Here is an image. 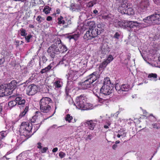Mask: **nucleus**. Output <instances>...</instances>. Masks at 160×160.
Segmentation results:
<instances>
[{
  "mask_svg": "<svg viewBox=\"0 0 160 160\" xmlns=\"http://www.w3.org/2000/svg\"><path fill=\"white\" fill-rule=\"evenodd\" d=\"M73 119V117L69 114H67L65 118V120L68 122H71Z\"/></svg>",
  "mask_w": 160,
  "mask_h": 160,
  "instance_id": "nucleus-29",
  "label": "nucleus"
},
{
  "mask_svg": "<svg viewBox=\"0 0 160 160\" xmlns=\"http://www.w3.org/2000/svg\"><path fill=\"white\" fill-rule=\"evenodd\" d=\"M66 155V154L63 152H61L59 153V156L62 158L64 157Z\"/></svg>",
  "mask_w": 160,
  "mask_h": 160,
  "instance_id": "nucleus-45",
  "label": "nucleus"
},
{
  "mask_svg": "<svg viewBox=\"0 0 160 160\" xmlns=\"http://www.w3.org/2000/svg\"><path fill=\"white\" fill-rule=\"evenodd\" d=\"M94 107V106L91 104L89 103H87L86 102V103L84 105V107L82 108V110H87L92 109H93Z\"/></svg>",
  "mask_w": 160,
  "mask_h": 160,
  "instance_id": "nucleus-24",
  "label": "nucleus"
},
{
  "mask_svg": "<svg viewBox=\"0 0 160 160\" xmlns=\"http://www.w3.org/2000/svg\"><path fill=\"white\" fill-rule=\"evenodd\" d=\"M48 149V148L47 147H44L41 149V152L42 153H44L46 152Z\"/></svg>",
  "mask_w": 160,
  "mask_h": 160,
  "instance_id": "nucleus-48",
  "label": "nucleus"
},
{
  "mask_svg": "<svg viewBox=\"0 0 160 160\" xmlns=\"http://www.w3.org/2000/svg\"><path fill=\"white\" fill-rule=\"evenodd\" d=\"M62 85V82L60 80H58L55 81L54 83V85L56 88H60Z\"/></svg>",
  "mask_w": 160,
  "mask_h": 160,
  "instance_id": "nucleus-27",
  "label": "nucleus"
},
{
  "mask_svg": "<svg viewBox=\"0 0 160 160\" xmlns=\"http://www.w3.org/2000/svg\"><path fill=\"white\" fill-rule=\"evenodd\" d=\"M115 89L119 94H122L123 92H127L130 89V86L127 84H122L120 85L117 84L115 85Z\"/></svg>",
  "mask_w": 160,
  "mask_h": 160,
  "instance_id": "nucleus-13",
  "label": "nucleus"
},
{
  "mask_svg": "<svg viewBox=\"0 0 160 160\" xmlns=\"http://www.w3.org/2000/svg\"><path fill=\"white\" fill-rule=\"evenodd\" d=\"M143 112L145 116H147L148 115L147 114V112L146 110H144L143 111Z\"/></svg>",
  "mask_w": 160,
  "mask_h": 160,
  "instance_id": "nucleus-61",
  "label": "nucleus"
},
{
  "mask_svg": "<svg viewBox=\"0 0 160 160\" xmlns=\"http://www.w3.org/2000/svg\"><path fill=\"white\" fill-rule=\"evenodd\" d=\"M58 150V148H55L52 150V152H56Z\"/></svg>",
  "mask_w": 160,
  "mask_h": 160,
  "instance_id": "nucleus-54",
  "label": "nucleus"
},
{
  "mask_svg": "<svg viewBox=\"0 0 160 160\" xmlns=\"http://www.w3.org/2000/svg\"><path fill=\"white\" fill-rule=\"evenodd\" d=\"M122 132V134H124L125 136H123L124 137H125L126 136V133L124 131H121Z\"/></svg>",
  "mask_w": 160,
  "mask_h": 160,
  "instance_id": "nucleus-62",
  "label": "nucleus"
},
{
  "mask_svg": "<svg viewBox=\"0 0 160 160\" xmlns=\"http://www.w3.org/2000/svg\"><path fill=\"white\" fill-rule=\"evenodd\" d=\"M52 102V100L48 97L43 98L41 99L39 102L41 112L49 114L52 110V108L50 105Z\"/></svg>",
  "mask_w": 160,
  "mask_h": 160,
  "instance_id": "nucleus-5",
  "label": "nucleus"
},
{
  "mask_svg": "<svg viewBox=\"0 0 160 160\" xmlns=\"http://www.w3.org/2000/svg\"><path fill=\"white\" fill-rule=\"evenodd\" d=\"M123 14H127L128 15H132L134 13V10L132 8H128Z\"/></svg>",
  "mask_w": 160,
  "mask_h": 160,
  "instance_id": "nucleus-23",
  "label": "nucleus"
},
{
  "mask_svg": "<svg viewBox=\"0 0 160 160\" xmlns=\"http://www.w3.org/2000/svg\"><path fill=\"white\" fill-rule=\"evenodd\" d=\"M36 20L38 21V23H41L44 19L42 18L40 16H38L36 19Z\"/></svg>",
  "mask_w": 160,
  "mask_h": 160,
  "instance_id": "nucleus-42",
  "label": "nucleus"
},
{
  "mask_svg": "<svg viewBox=\"0 0 160 160\" xmlns=\"http://www.w3.org/2000/svg\"><path fill=\"white\" fill-rule=\"evenodd\" d=\"M98 101L99 102L102 104L104 103V102L106 101V100L103 99L101 98H98Z\"/></svg>",
  "mask_w": 160,
  "mask_h": 160,
  "instance_id": "nucleus-46",
  "label": "nucleus"
},
{
  "mask_svg": "<svg viewBox=\"0 0 160 160\" xmlns=\"http://www.w3.org/2000/svg\"><path fill=\"white\" fill-rule=\"evenodd\" d=\"M33 156V154L29 150L23 152L17 157V160H31L29 158Z\"/></svg>",
  "mask_w": 160,
  "mask_h": 160,
  "instance_id": "nucleus-10",
  "label": "nucleus"
},
{
  "mask_svg": "<svg viewBox=\"0 0 160 160\" xmlns=\"http://www.w3.org/2000/svg\"><path fill=\"white\" fill-rule=\"evenodd\" d=\"M108 17V15H105L102 16V18L104 19H107Z\"/></svg>",
  "mask_w": 160,
  "mask_h": 160,
  "instance_id": "nucleus-56",
  "label": "nucleus"
},
{
  "mask_svg": "<svg viewBox=\"0 0 160 160\" xmlns=\"http://www.w3.org/2000/svg\"><path fill=\"white\" fill-rule=\"evenodd\" d=\"M97 74L93 72L87 78V79L82 82L78 83V88L80 89L92 90L93 88L92 83L97 79Z\"/></svg>",
  "mask_w": 160,
  "mask_h": 160,
  "instance_id": "nucleus-1",
  "label": "nucleus"
},
{
  "mask_svg": "<svg viewBox=\"0 0 160 160\" xmlns=\"http://www.w3.org/2000/svg\"><path fill=\"white\" fill-rule=\"evenodd\" d=\"M58 47L59 53L60 52H66L67 50V47L65 46L62 45V44L59 43L58 45Z\"/></svg>",
  "mask_w": 160,
  "mask_h": 160,
  "instance_id": "nucleus-22",
  "label": "nucleus"
},
{
  "mask_svg": "<svg viewBox=\"0 0 160 160\" xmlns=\"http://www.w3.org/2000/svg\"><path fill=\"white\" fill-rule=\"evenodd\" d=\"M52 17L51 16H48L47 18V20L48 21H50L52 20Z\"/></svg>",
  "mask_w": 160,
  "mask_h": 160,
  "instance_id": "nucleus-53",
  "label": "nucleus"
},
{
  "mask_svg": "<svg viewBox=\"0 0 160 160\" xmlns=\"http://www.w3.org/2000/svg\"><path fill=\"white\" fill-rule=\"evenodd\" d=\"M143 21L146 23V26L153 23L160 24V14H156L148 16L143 19Z\"/></svg>",
  "mask_w": 160,
  "mask_h": 160,
  "instance_id": "nucleus-6",
  "label": "nucleus"
},
{
  "mask_svg": "<svg viewBox=\"0 0 160 160\" xmlns=\"http://www.w3.org/2000/svg\"><path fill=\"white\" fill-rule=\"evenodd\" d=\"M15 100L17 103V105L18 106H20L19 107H20L21 106L22 107H23L25 103V100L24 99L22 98L21 95L18 94H17L14 96Z\"/></svg>",
  "mask_w": 160,
  "mask_h": 160,
  "instance_id": "nucleus-15",
  "label": "nucleus"
},
{
  "mask_svg": "<svg viewBox=\"0 0 160 160\" xmlns=\"http://www.w3.org/2000/svg\"><path fill=\"white\" fill-rule=\"evenodd\" d=\"M56 43L51 45L48 48L47 52L50 56L53 58L55 54H59L58 47Z\"/></svg>",
  "mask_w": 160,
  "mask_h": 160,
  "instance_id": "nucleus-11",
  "label": "nucleus"
},
{
  "mask_svg": "<svg viewBox=\"0 0 160 160\" xmlns=\"http://www.w3.org/2000/svg\"><path fill=\"white\" fill-rule=\"evenodd\" d=\"M68 82L75 81L81 75L79 73L78 70L72 68L71 69L68 73Z\"/></svg>",
  "mask_w": 160,
  "mask_h": 160,
  "instance_id": "nucleus-9",
  "label": "nucleus"
},
{
  "mask_svg": "<svg viewBox=\"0 0 160 160\" xmlns=\"http://www.w3.org/2000/svg\"><path fill=\"white\" fill-rule=\"evenodd\" d=\"M8 92L7 91L6 87L3 85L0 86V97L8 95Z\"/></svg>",
  "mask_w": 160,
  "mask_h": 160,
  "instance_id": "nucleus-21",
  "label": "nucleus"
},
{
  "mask_svg": "<svg viewBox=\"0 0 160 160\" xmlns=\"http://www.w3.org/2000/svg\"><path fill=\"white\" fill-rule=\"evenodd\" d=\"M32 37V36L31 34H29L27 36H25V38L27 42H30V39Z\"/></svg>",
  "mask_w": 160,
  "mask_h": 160,
  "instance_id": "nucleus-44",
  "label": "nucleus"
},
{
  "mask_svg": "<svg viewBox=\"0 0 160 160\" xmlns=\"http://www.w3.org/2000/svg\"><path fill=\"white\" fill-rule=\"evenodd\" d=\"M92 91L93 93L97 96H98V94L97 93H96L97 92H99L100 91L99 89H98L97 87H95L94 88L93 85V88L92 89Z\"/></svg>",
  "mask_w": 160,
  "mask_h": 160,
  "instance_id": "nucleus-40",
  "label": "nucleus"
},
{
  "mask_svg": "<svg viewBox=\"0 0 160 160\" xmlns=\"http://www.w3.org/2000/svg\"><path fill=\"white\" fill-rule=\"evenodd\" d=\"M86 101L87 98L86 96L83 95H81L76 98V104L74 103V105H75L77 108L82 110Z\"/></svg>",
  "mask_w": 160,
  "mask_h": 160,
  "instance_id": "nucleus-7",
  "label": "nucleus"
},
{
  "mask_svg": "<svg viewBox=\"0 0 160 160\" xmlns=\"http://www.w3.org/2000/svg\"><path fill=\"white\" fill-rule=\"evenodd\" d=\"M87 24L89 26V29H93L96 28L95 23L93 21H88L87 22Z\"/></svg>",
  "mask_w": 160,
  "mask_h": 160,
  "instance_id": "nucleus-25",
  "label": "nucleus"
},
{
  "mask_svg": "<svg viewBox=\"0 0 160 160\" xmlns=\"http://www.w3.org/2000/svg\"><path fill=\"white\" fill-rule=\"evenodd\" d=\"M119 111L115 113L114 114L113 116H115L116 118H117L118 117V114H119Z\"/></svg>",
  "mask_w": 160,
  "mask_h": 160,
  "instance_id": "nucleus-55",
  "label": "nucleus"
},
{
  "mask_svg": "<svg viewBox=\"0 0 160 160\" xmlns=\"http://www.w3.org/2000/svg\"><path fill=\"white\" fill-rule=\"evenodd\" d=\"M7 132L6 131H2L0 132V139H2L5 137L7 134Z\"/></svg>",
  "mask_w": 160,
  "mask_h": 160,
  "instance_id": "nucleus-38",
  "label": "nucleus"
},
{
  "mask_svg": "<svg viewBox=\"0 0 160 160\" xmlns=\"http://www.w3.org/2000/svg\"><path fill=\"white\" fill-rule=\"evenodd\" d=\"M112 90V88L111 86L103 85L100 90V92L101 94L108 95L111 93Z\"/></svg>",
  "mask_w": 160,
  "mask_h": 160,
  "instance_id": "nucleus-17",
  "label": "nucleus"
},
{
  "mask_svg": "<svg viewBox=\"0 0 160 160\" xmlns=\"http://www.w3.org/2000/svg\"><path fill=\"white\" fill-rule=\"evenodd\" d=\"M95 4V3L93 2H90L88 4L87 6L88 7H92Z\"/></svg>",
  "mask_w": 160,
  "mask_h": 160,
  "instance_id": "nucleus-47",
  "label": "nucleus"
},
{
  "mask_svg": "<svg viewBox=\"0 0 160 160\" xmlns=\"http://www.w3.org/2000/svg\"><path fill=\"white\" fill-rule=\"evenodd\" d=\"M50 10L51 8L48 6H46L43 10V12L47 14L49 13Z\"/></svg>",
  "mask_w": 160,
  "mask_h": 160,
  "instance_id": "nucleus-39",
  "label": "nucleus"
},
{
  "mask_svg": "<svg viewBox=\"0 0 160 160\" xmlns=\"http://www.w3.org/2000/svg\"><path fill=\"white\" fill-rule=\"evenodd\" d=\"M17 82L15 80L12 81L11 82L7 85L6 87L7 91L8 92V94H10L13 90L16 88Z\"/></svg>",
  "mask_w": 160,
  "mask_h": 160,
  "instance_id": "nucleus-19",
  "label": "nucleus"
},
{
  "mask_svg": "<svg viewBox=\"0 0 160 160\" xmlns=\"http://www.w3.org/2000/svg\"><path fill=\"white\" fill-rule=\"evenodd\" d=\"M122 36L121 32H116L114 35V38L117 39H118Z\"/></svg>",
  "mask_w": 160,
  "mask_h": 160,
  "instance_id": "nucleus-37",
  "label": "nucleus"
},
{
  "mask_svg": "<svg viewBox=\"0 0 160 160\" xmlns=\"http://www.w3.org/2000/svg\"><path fill=\"white\" fill-rule=\"evenodd\" d=\"M26 139L20 140L19 139H18L17 140V142L18 143V144H21L23 142H24Z\"/></svg>",
  "mask_w": 160,
  "mask_h": 160,
  "instance_id": "nucleus-49",
  "label": "nucleus"
},
{
  "mask_svg": "<svg viewBox=\"0 0 160 160\" xmlns=\"http://www.w3.org/2000/svg\"><path fill=\"white\" fill-rule=\"evenodd\" d=\"M52 68V66L50 64L48 65L47 67L43 69L41 71V72L42 73H43L45 72H46L49 71Z\"/></svg>",
  "mask_w": 160,
  "mask_h": 160,
  "instance_id": "nucleus-32",
  "label": "nucleus"
},
{
  "mask_svg": "<svg viewBox=\"0 0 160 160\" xmlns=\"http://www.w3.org/2000/svg\"><path fill=\"white\" fill-rule=\"evenodd\" d=\"M113 59V58L111 55H109L107 57V59L105 61L108 63L109 64Z\"/></svg>",
  "mask_w": 160,
  "mask_h": 160,
  "instance_id": "nucleus-33",
  "label": "nucleus"
},
{
  "mask_svg": "<svg viewBox=\"0 0 160 160\" xmlns=\"http://www.w3.org/2000/svg\"><path fill=\"white\" fill-rule=\"evenodd\" d=\"M38 87L35 85L32 84L29 85L26 90V93L29 95H32L35 94L37 91Z\"/></svg>",
  "mask_w": 160,
  "mask_h": 160,
  "instance_id": "nucleus-16",
  "label": "nucleus"
},
{
  "mask_svg": "<svg viewBox=\"0 0 160 160\" xmlns=\"http://www.w3.org/2000/svg\"><path fill=\"white\" fill-rule=\"evenodd\" d=\"M110 51V48L107 43L102 44L100 47V52L104 55L108 53Z\"/></svg>",
  "mask_w": 160,
  "mask_h": 160,
  "instance_id": "nucleus-18",
  "label": "nucleus"
},
{
  "mask_svg": "<svg viewBox=\"0 0 160 160\" xmlns=\"http://www.w3.org/2000/svg\"><path fill=\"white\" fill-rule=\"evenodd\" d=\"M157 75L155 73H151L148 76V78H153L154 81H156L157 80Z\"/></svg>",
  "mask_w": 160,
  "mask_h": 160,
  "instance_id": "nucleus-31",
  "label": "nucleus"
},
{
  "mask_svg": "<svg viewBox=\"0 0 160 160\" xmlns=\"http://www.w3.org/2000/svg\"><path fill=\"white\" fill-rule=\"evenodd\" d=\"M91 137L90 135H88L87 138V139H89V140H91L92 139V138Z\"/></svg>",
  "mask_w": 160,
  "mask_h": 160,
  "instance_id": "nucleus-63",
  "label": "nucleus"
},
{
  "mask_svg": "<svg viewBox=\"0 0 160 160\" xmlns=\"http://www.w3.org/2000/svg\"><path fill=\"white\" fill-rule=\"evenodd\" d=\"M79 37V35L78 34H74L72 35L69 36L68 38L69 39H74L75 40H76L78 39Z\"/></svg>",
  "mask_w": 160,
  "mask_h": 160,
  "instance_id": "nucleus-30",
  "label": "nucleus"
},
{
  "mask_svg": "<svg viewBox=\"0 0 160 160\" xmlns=\"http://www.w3.org/2000/svg\"><path fill=\"white\" fill-rule=\"evenodd\" d=\"M57 127V125L56 124L53 125L51 127V128H55Z\"/></svg>",
  "mask_w": 160,
  "mask_h": 160,
  "instance_id": "nucleus-59",
  "label": "nucleus"
},
{
  "mask_svg": "<svg viewBox=\"0 0 160 160\" xmlns=\"http://www.w3.org/2000/svg\"><path fill=\"white\" fill-rule=\"evenodd\" d=\"M5 62V60L3 58H1L0 59V65L3 64Z\"/></svg>",
  "mask_w": 160,
  "mask_h": 160,
  "instance_id": "nucleus-51",
  "label": "nucleus"
},
{
  "mask_svg": "<svg viewBox=\"0 0 160 160\" xmlns=\"http://www.w3.org/2000/svg\"><path fill=\"white\" fill-rule=\"evenodd\" d=\"M58 24H64L65 23V21L63 20V17L62 16H60L58 18Z\"/></svg>",
  "mask_w": 160,
  "mask_h": 160,
  "instance_id": "nucleus-35",
  "label": "nucleus"
},
{
  "mask_svg": "<svg viewBox=\"0 0 160 160\" xmlns=\"http://www.w3.org/2000/svg\"><path fill=\"white\" fill-rule=\"evenodd\" d=\"M158 124L157 123L154 124L153 125V128H158Z\"/></svg>",
  "mask_w": 160,
  "mask_h": 160,
  "instance_id": "nucleus-60",
  "label": "nucleus"
},
{
  "mask_svg": "<svg viewBox=\"0 0 160 160\" xmlns=\"http://www.w3.org/2000/svg\"><path fill=\"white\" fill-rule=\"evenodd\" d=\"M103 85H105L108 86H111L110 80L109 78L106 77L104 78Z\"/></svg>",
  "mask_w": 160,
  "mask_h": 160,
  "instance_id": "nucleus-26",
  "label": "nucleus"
},
{
  "mask_svg": "<svg viewBox=\"0 0 160 160\" xmlns=\"http://www.w3.org/2000/svg\"><path fill=\"white\" fill-rule=\"evenodd\" d=\"M8 105L10 107H12L17 105V103L16 102L15 100H12L9 102Z\"/></svg>",
  "mask_w": 160,
  "mask_h": 160,
  "instance_id": "nucleus-36",
  "label": "nucleus"
},
{
  "mask_svg": "<svg viewBox=\"0 0 160 160\" xmlns=\"http://www.w3.org/2000/svg\"><path fill=\"white\" fill-rule=\"evenodd\" d=\"M97 123V121L96 120L87 121L86 122V123L88 125L89 128L92 130L94 129V127Z\"/></svg>",
  "mask_w": 160,
  "mask_h": 160,
  "instance_id": "nucleus-20",
  "label": "nucleus"
},
{
  "mask_svg": "<svg viewBox=\"0 0 160 160\" xmlns=\"http://www.w3.org/2000/svg\"><path fill=\"white\" fill-rule=\"evenodd\" d=\"M117 145L116 144H115L112 146V148L113 149H115L117 147Z\"/></svg>",
  "mask_w": 160,
  "mask_h": 160,
  "instance_id": "nucleus-58",
  "label": "nucleus"
},
{
  "mask_svg": "<svg viewBox=\"0 0 160 160\" xmlns=\"http://www.w3.org/2000/svg\"><path fill=\"white\" fill-rule=\"evenodd\" d=\"M32 128L31 123L28 122H22L19 130L21 136L26 137L27 138L30 137L33 134L31 132Z\"/></svg>",
  "mask_w": 160,
  "mask_h": 160,
  "instance_id": "nucleus-4",
  "label": "nucleus"
},
{
  "mask_svg": "<svg viewBox=\"0 0 160 160\" xmlns=\"http://www.w3.org/2000/svg\"><path fill=\"white\" fill-rule=\"evenodd\" d=\"M118 25L120 27L124 28H132L135 27L142 28L147 27L145 22L139 23L135 21H121L118 22Z\"/></svg>",
  "mask_w": 160,
  "mask_h": 160,
  "instance_id": "nucleus-2",
  "label": "nucleus"
},
{
  "mask_svg": "<svg viewBox=\"0 0 160 160\" xmlns=\"http://www.w3.org/2000/svg\"><path fill=\"white\" fill-rule=\"evenodd\" d=\"M20 34L22 36H25L27 35L26 31L25 29H21L20 30Z\"/></svg>",
  "mask_w": 160,
  "mask_h": 160,
  "instance_id": "nucleus-43",
  "label": "nucleus"
},
{
  "mask_svg": "<svg viewBox=\"0 0 160 160\" xmlns=\"http://www.w3.org/2000/svg\"><path fill=\"white\" fill-rule=\"evenodd\" d=\"M3 145L2 142L1 141V140L0 139V148L2 147L3 146Z\"/></svg>",
  "mask_w": 160,
  "mask_h": 160,
  "instance_id": "nucleus-57",
  "label": "nucleus"
},
{
  "mask_svg": "<svg viewBox=\"0 0 160 160\" xmlns=\"http://www.w3.org/2000/svg\"><path fill=\"white\" fill-rule=\"evenodd\" d=\"M149 5L148 0H141L138 4V11L140 13L146 12Z\"/></svg>",
  "mask_w": 160,
  "mask_h": 160,
  "instance_id": "nucleus-12",
  "label": "nucleus"
},
{
  "mask_svg": "<svg viewBox=\"0 0 160 160\" xmlns=\"http://www.w3.org/2000/svg\"><path fill=\"white\" fill-rule=\"evenodd\" d=\"M42 59L43 60L45 61H47V59H46V57L45 56H43V57Z\"/></svg>",
  "mask_w": 160,
  "mask_h": 160,
  "instance_id": "nucleus-64",
  "label": "nucleus"
},
{
  "mask_svg": "<svg viewBox=\"0 0 160 160\" xmlns=\"http://www.w3.org/2000/svg\"><path fill=\"white\" fill-rule=\"evenodd\" d=\"M108 64L104 60L99 65L100 68L104 69L106 68Z\"/></svg>",
  "mask_w": 160,
  "mask_h": 160,
  "instance_id": "nucleus-34",
  "label": "nucleus"
},
{
  "mask_svg": "<svg viewBox=\"0 0 160 160\" xmlns=\"http://www.w3.org/2000/svg\"><path fill=\"white\" fill-rule=\"evenodd\" d=\"M121 4L118 8V11L123 14L126 9L128 8V3L127 0H121Z\"/></svg>",
  "mask_w": 160,
  "mask_h": 160,
  "instance_id": "nucleus-14",
  "label": "nucleus"
},
{
  "mask_svg": "<svg viewBox=\"0 0 160 160\" xmlns=\"http://www.w3.org/2000/svg\"><path fill=\"white\" fill-rule=\"evenodd\" d=\"M28 107L26 106L23 111L21 112L19 115V117H22L24 116L28 111Z\"/></svg>",
  "mask_w": 160,
  "mask_h": 160,
  "instance_id": "nucleus-28",
  "label": "nucleus"
},
{
  "mask_svg": "<svg viewBox=\"0 0 160 160\" xmlns=\"http://www.w3.org/2000/svg\"><path fill=\"white\" fill-rule=\"evenodd\" d=\"M55 112L51 115L46 118H44L42 114L39 112H37L35 115L32 117L31 121L32 122L38 123L34 125V131L33 133L35 132L40 128L41 125L44 122L45 120L51 117L54 114Z\"/></svg>",
  "mask_w": 160,
  "mask_h": 160,
  "instance_id": "nucleus-3",
  "label": "nucleus"
},
{
  "mask_svg": "<svg viewBox=\"0 0 160 160\" xmlns=\"http://www.w3.org/2000/svg\"><path fill=\"white\" fill-rule=\"evenodd\" d=\"M100 34L99 31L97 30V28L89 29L84 36L83 38L85 39L88 40L89 39L96 37L98 35Z\"/></svg>",
  "mask_w": 160,
  "mask_h": 160,
  "instance_id": "nucleus-8",
  "label": "nucleus"
},
{
  "mask_svg": "<svg viewBox=\"0 0 160 160\" xmlns=\"http://www.w3.org/2000/svg\"><path fill=\"white\" fill-rule=\"evenodd\" d=\"M119 133L117 135V137L119 138L121 136H125L124 134H122V132L120 131L119 132Z\"/></svg>",
  "mask_w": 160,
  "mask_h": 160,
  "instance_id": "nucleus-50",
  "label": "nucleus"
},
{
  "mask_svg": "<svg viewBox=\"0 0 160 160\" xmlns=\"http://www.w3.org/2000/svg\"><path fill=\"white\" fill-rule=\"evenodd\" d=\"M97 30L98 31H99L100 34L101 33L102 31L103 30V29L102 28V26L101 24H98L97 25Z\"/></svg>",
  "mask_w": 160,
  "mask_h": 160,
  "instance_id": "nucleus-41",
  "label": "nucleus"
},
{
  "mask_svg": "<svg viewBox=\"0 0 160 160\" xmlns=\"http://www.w3.org/2000/svg\"><path fill=\"white\" fill-rule=\"evenodd\" d=\"M37 145H38L37 148H38L40 149L42 148V146L41 145L42 144L41 142L38 143L37 144Z\"/></svg>",
  "mask_w": 160,
  "mask_h": 160,
  "instance_id": "nucleus-52",
  "label": "nucleus"
}]
</instances>
